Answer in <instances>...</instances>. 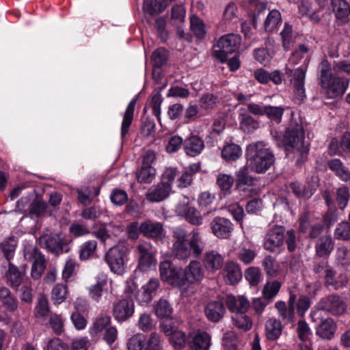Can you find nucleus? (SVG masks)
<instances>
[{
    "mask_svg": "<svg viewBox=\"0 0 350 350\" xmlns=\"http://www.w3.org/2000/svg\"><path fill=\"white\" fill-rule=\"evenodd\" d=\"M282 142L286 152L294 154L297 165H301L306 160L309 144L305 141L304 132L301 124H291L284 132Z\"/></svg>",
    "mask_w": 350,
    "mask_h": 350,
    "instance_id": "nucleus-1",
    "label": "nucleus"
},
{
    "mask_svg": "<svg viewBox=\"0 0 350 350\" xmlns=\"http://www.w3.org/2000/svg\"><path fill=\"white\" fill-rule=\"evenodd\" d=\"M246 157L252 170L262 174L275 163V156L263 142L252 143L246 148Z\"/></svg>",
    "mask_w": 350,
    "mask_h": 350,
    "instance_id": "nucleus-2",
    "label": "nucleus"
},
{
    "mask_svg": "<svg viewBox=\"0 0 350 350\" xmlns=\"http://www.w3.org/2000/svg\"><path fill=\"white\" fill-rule=\"evenodd\" d=\"M128 253L129 247L124 243H118L106 252L104 258L112 272L118 275L124 272Z\"/></svg>",
    "mask_w": 350,
    "mask_h": 350,
    "instance_id": "nucleus-3",
    "label": "nucleus"
},
{
    "mask_svg": "<svg viewBox=\"0 0 350 350\" xmlns=\"http://www.w3.org/2000/svg\"><path fill=\"white\" fill-rule=\"evenodd\" d=\"M325 311L332 315L343 314L347 310V304L343 299L337 294H330L321 298L317 304V310L312 314L313 321L319 312Z\"/></svg>",
    "mask_w": 350,
    "mask_h": 350,
    "instance_id": "nucleus-4",
    "label": "nucleus"
},
{
    "mask_svg": "<svg viewBox=\"0 0 350 350\" xmlns=\"http://www.w3.org/2000/svg\"><path fill=\"white\" fill-rule=\"evenodd\" d=\"M241 37L234 33H229L222 36L214 46L213 55L221 62L227 60L228 54L235 52L241 44Z\"/></svg>",
    "mask_w": 350,
    "mask_h": 350,
    "instance_id": "nucleus-5",
    "label": "nucleus"
},
{
    "mask_svg": "<svg viewBox=\"0 0 350 350\" xmlns=\"http://www.w3.org/2000/svg\"><path fill=\"white\" fill-rule=\"evenodd\" d=\"M38 241L41 247L55 255L66 253L70 250V241L62 233L42 234Z\"/></svg>",
    "mask_w": 350,
    "mask_h": 350,
    "instance_id": "nucleus-6",
    "label": "nucleus"
},
{
    "mask_svg": "<svg viewBox=\"0 0 350 350\" xmlns=\"http://www.w3.org/2000/svg\"><path fill=\"white\" fill-rule=\"evenodd\" d=\"M24 257L26 260L33 261L31 271L32 278H40L46 266L44 256L36 247L28 245L24 250Z\"/></svg>",
    "mask_w": 350,
    "mask_h": 350,
    "instance_id": "nucleus-7",
    "label": "nucleus"
},
{
    "mask_svg": "<svg viewBox=\"0 0 350 350\" xmlns=\"http://www.w3.org/2000/svg\"><path fill=\"white\" fill-rule=\"evenodd\" d=\"M160 276L162 280L171 285L180 287L184 285L182 270L174 267L170 261L162 262L159 266Z\"/></svg>",
    "mask_w": 350,
    "mask_h": 350,
    "instance_id": "nucleus-8",
    "label": "nucleus"
},
{
    "mask_svg": "<svg viewBox=\"0 0 350 350\" xmlns=\"http://www.w3.org/2000/svg\"><path fill=\"white\" fill-rule=\"evenodd\" d=\"M138 258V267L146 271L157 262L152 245L148 243L138 244L135 247Z\"/></svg>",
    "mask_w": 350,
    "mask_h": 350,
    "instance_id": "nucleus-9",
    "label": "nucleus"
},
{
    "mask_svg": "<svg viewBox=\"0 0 350 350\" xmlns=\"http://www.w3.org/2000/svg\"><path fill=\"white\" fill-rule=\"evenodd\" d=\"M135 311L134 302L131 299H121L113 304L112 314L116 320L123 322L131 317Z\"/></svg>",
    "mask_w": 350,
    "mask_h": 350,
    "instance_id": "nucleus-10",
    "label": "nucleus"
},
{
    "mask_svg": "<svg viewBox=\"0 0 350 350\" xmlns=\"http://www.w3.org/2000/svg\"><path fill=\"white\" fill-rule=\"evenodd\" d=\"M212 233L217 238L229 239L234 230L232 221L226 217H216L210 223Z\"/></svg>",
    "mask_w": 350,
    "mask_h": 350,
    "instance_id": "nucleus-11",
    "label": "nucleus"
},
{
    "mask_svg": "<svg viewBox=\"0 0 350 350\" xmlns=\"http://www.w3.org/2000/svg\"><path fill=\"white\" fill-rule=\"evenodd\" d=\"M284 228L282 226H275L267 233L264 248L270 252H275V250L283 245Z\"/></svg>",
    "mask_w": 350,
    "mask_h": 350,
    "instance_id": "nucleus-12",
    "label": "nucleus"
},
{
    "mask_svg": "<svg viewBox=\"0 0 350 350\" xmlns=\"http://www.w3.org/2000/svg\"><path fill=\"white\" fill-rule=\"evenodd\" d=\"M27 267L26 265L18 267L15 261L8 263V269L5 273V278L8 283L12 288H17L21 286L25 275Z\"/></svg>",
    "mask_w": 350,
    "mask_h": 350,
    "instance_id": "nucleus-13",
    "label": "nucleus"
},
{
    "mask_svg": "<svg viewBox=\"0 0 350 350\" xmlns=\"http://www.w3.org/2000/svg\"><path fill=\"white\" fill-rule=\"evenodd\" d=\"M297 300L295 294L291 293L288 301V305L284 301L275 302V307L278 310L279 317L288 323L293 322L295 319V304Z\"/></svg>",
    "mask_w": 350,
    "mask_h": 350,
    "instance_id": "nucleus-14",
    "label": "nucleus"
},
{
    "mask_svg": "<svg viewBox=\"0 0 350 350\" xmlns=\"http://www.w3.org/2000/svg\"><path fill=\"white\" fill-rule=\"evenodd\" d=\"M349 85V79L339 77H333L327 85L326 94L329 98L342 96Z\"/></svg>",
    "mask_w": 350,
    "mask_h": 350,
    "instance_id": "nucleus-15",
    "label": "nucleus"
},
{
    "mask_svg": "<svg viewBox=\"0 0 350 350\" xmlns=\"http://www.w3.org/2000/svg\"><path fill=\"white\" fill-rule=\"evenodd\" d=\"M287 74L293 75V83L295 98L301 101L306 96L304 89L305 71L300 68H296L294 70L290 68L286 69Z\"/></svg>",
    "mask_w": 350,
    "mask_h": 350,
    "instance_id": "nucleus-16",
    "label": "nucleus"
},
{
    "mask_svg": "<svg viewBox=\"0 0 350 350\" xmlns=\"http://www.w3.org/2000/svg\"><path fill=\"white\" fill-rule=\"evenodd\" d=\"M139 231L147 238L158 239L161 237L164 231L163 224L148 219L141 223Z\"/></svg>",
    "mask_w": 350,
    "mask_h": 350,
    "instance_id": "nucleus-17",
    "label": "nucleus"
},
{
    "mask_svg": "<svg viewBox=\"0 0 350 350\" xmlns=\"http://www.w3.org/2000/svg\"><path fill=\"white\" fill-rule=\"evenodd\" d=\"M337 329V325L332 318L322 319L316 327V334L325 340L334 338Z\"/></svg>",
    "mask_w": 350,
    "mask_h": 350,
    "instance_id": "nucleus-18",
    "label": "nucleus"
},
{
    "mask_svg": "<svg viewBox=\"0 0 350 350\" xmlns=\"http://www.w3.org/2000/svg\"><path fill=\"white\" fill-rule=\"evenodd\" d=\"M204 276V271L198 261H191L189 265L185 269L183 273L182 272V277H183L184 284L185 282L191 284L200 281Z\"/></svg>",
    "mask_w": 350,
    "mask_h": 350,
    "instance_id": "nucleus-19",
    "label": "nucleus"
},
{
    "mask_svg": "<svg viewBox=\"0 0 350 350\" xmlns=\"http://www.w3.org/2000/svg\"><path fill=\"white\" fill-rule=\"evenodd\" d=\"M226 303L230 311L237 313H245L250 306V301L243 295L235 297L229 295L226 297Z\"/></svg>",
    "mask_w": 350,
    "mask_h": 350,
    "instance_id": "nucleus-20",
    "label": "nucleus"
},
{
    "mask_svg": "<svg viewBox=\"0 0 350 350\" xmlns=\"http://www.w3.org/2000/svg\"><path fill=\"white\" fill-rule=\"evenodd\" d=\"M226 310L221 301H211L208 302L204 309L207 319L212 322L219 321L225 314Z\"/></svg>",
    "mask_w": 350,
    "mask_h": 350,
    "instance_id": "nucleus-21",
    "label": "nucleus"
},
{
    "mask_svg": "<svg viewBox=\"0 0 350 350\" xmlns=\"http://www.w3.org/2000/svg\"><path fill=\"white\" fill-rule=\"evenodd\" d=\"M201 170V163H195L185 167L183 172L178 178V185L180 188H186L191 185L193 176Z\"/></svg>",
    "mask_w": 350,
    "mask_h": 350,
    "instance_id": "nucleus-22",
    "label": "nucleus"
},
{
    "mask_svg": "<svg viewBox=\"0 0 350 350\" xmlns=\"http://www.w3.org/2000/svg\"><path fill=\"white\" fill-rule=\"evenodd\" d=\"M171 189L161 183L152 186L146 194V199L152 202H159L165 200L170 194Z\"/></svg>",
    "mask_w": 350,
    "mask_h": 350,
    "instance_id": "nucleus-23",
    "label": "nucleus"
},
{
    "mask_svg": "<svg viewBox=\"0 0 350 350\" xmlns=\"http://www.w3.org/2000/svg\"><path fill=\"white\" fill-rule=\"evenodd\" d=\"M325 285L332 286L335 290H339L347 286L349 278L346 274L336 275V271L332 269L328 274L325 275Z\"/></svg>",
    "mask_w": 350,
    "mask_h": 350,
    "instance_id": "nucleus-24",
    "label": "nucleus"
},
{
    "mask_svg": "<svg viewBox=\"0 0 350 350\" xmlns=\"http://www.w3.org/2000/svg\"><path fill=\"white\" fill-rule=\"evenodd\" d=\"M203 141L196 135H192L187 138L183 144L185 153L190 157L198 155L204 148Z\"/></svg>",
    "mask_w": 350,
    "mask_h": 350,
    "instance_id": "nucleus-25",
    "label": "nucleus"
},
{
    "mask_svg": "<svg viewBox=\"0 0 350 350\" xmlns=\"http://www.w3.org/2000/svg\"><path fill=\"white\" fill-rule=\"evenodd\" d=\"M0 301L2 306L10 312H14L17 310L18 301L7 287L0 288Z\"/></svg>",
    "mask_w": 350,
    "mask_h": 350,
    "instance_id": "nucleus-26",
    "label": "nucleus"
},
{
    "mask_svg": "<svg viewBox=\"0 0 350 350\" xmlns=\"http://www.w3.org/2000/svg\"><path fill=\"white\" fill-rule=\"evenodd\" d=\"M329 169L344 182L350 180V171L339 159H333L327 161Z\"/></svg>",
    "mask_w": 350,
    "mask_h": 350,
    "instance_id": "nucleus-27",
    "label": "nucleus"
},
{
    "mask_svg": "<svg viewBox=\"0 0 350 350\" xmlns=\"http://www.w3.org/2000/svg\"><path fill=\"white\" fill-rule=\"evenodd\" d=\"M334 243L329 234L320 237L315 245L316 254L319 257L328 256L334 250Z\"/></svg>",
    "mask_w": 350,
    "mask_h": 350,
    "instance_id": "nucleus-28",
    "label": "nucleus"
},
{
    "mask_svg": "<svg viewBox=\"0 0 350 350\" xmlns=\"http://www.w3.org/2000/svg\"><path fill=\"white\" fill-rule=\"evenodd\" d=\"M17 246V240L14 237H10L0 243V249L8 262H14L15 250Z\"/></svg>",
    "mask_w": 350,
    "mask_h": 350,
    "instance_id": "nucleus-29",
    "label": "nucleus"
},
{
    "mask_svg": "<svg viewBox=\"0 0 350 350\" xmlns=\"http://www.w3.org/2000/svg\"><path fill=\"white\" fill-rule=\"evenodd\" d=\"M283 327L280 320L275 318L269 319L265 323V334L268 340H275L279 338Z\"/></svg>",
    "mask_w": 350,
    "mask_h": 350,
    "instance_id": "nucleus-30",
    "label": "nucleus"
},
{
    "mask_svg": "<svg viewBox=\"0 0 350 350\" xmlns=\"http://www.w3.org/2000/svg\"><path fill=\"white\" fill-rule=\"evenodd\" d=\"M137 98H133L128 105L124 114L121 127V136L124 137L129 132V127L132 123L134 116V111Z\"/></svg>",
    "mask_w": 350,
    "mask_h": 350,
    "instance_id": "nucleus-31",
    "label": "nucleus"
},
{
    "mask_svg": "<svg viewBox=\"0 0 350 350\" xmlns=\"http://www.w3.org/2000/svg\"><path fill=\"white\" fill-rule=\"evenodd\" d=\"M203 262L207 269L214 271L221 267L224 259L217 252L211 251L205 254Z\"/></svg>",
    "mask_w": 350,
    "mask_h": 350,
    "instance_id": "nucleus-32",
    "label": "nucleus"
},
{
    "mask_svg": "<svg viewBox=\"0 0 350 350\" xmlns=\"http://www.w3.org/2000/svg\"><path fill=\"white\" fill-rule=\"evenodd\" d=\"M225 273V280L226 283L231 285L238 283L242 278V272L239 265L232 262L226 265Z\"/></svg>",
    "mask_w": 350,
    "mask_h": 350,
    "instance_id": "nucleus-33",
    "label": "nucleus"
},
{
    "mask_svg": "<svg viewBox=\"0 0 350 350\" xmlns=\"http://www.w3.org/2000/svg\"><path fill=\"white\" fill-rule=\"evenodd\" d=\"M97 247V242L95 240L85 241L79 247V258L84 261L93 258L96 256Z\"/></svg>",
    "mask_w": 350,
    "mask_h": 350,
    "instance_id": "nucleus-34",
    "label": "nucleus"
},
{
    "mask_svg": "<svg viewBox=\"0 0 350 350\" xmlns=\"http://www.w3.org/2000/svg\"><path fill=\"white\" fill-rule=\"evenodd\" d=\"M193 350H208L211 346V337L206 332L196 334L189 342Z\"/></svg>",
    "mask_w": 350,
    "mask_h": 350,
    "instance_id": "nucleus-35",
    "label": "nucleus"
},
{
    "mask_svg": "<svg viewBox=\"0 0 350 350\" xmlns=\"http://www.w3.org/2000/svg\"><path fill=\"white\" fill-rule=\"evenodd\" d=\"M331 4L338 19L343 20L350 15V5L346 0H331Z\"/></svg>",
    "mask_w": 350,
    "mask_h": 350,
    "instance_id": "nucleus-36",
    "label": "nucleus"
},
{
    "mask_svg": "<svg viewBox=\"0 0 350 350\" xmlns=\"http://www.w3.org/2000/svg\"><path fill=\"white\" fill-rule=\"evenodd\" d=\"M240 127L245 132L250 133L258 127V122L252 117L245 109H240Z\"/></svg>",
    "mask_w": 350,
    "mask_h": 350,
    "instance_id": "nucleus-37",
    "label": "nucleus"
},
{
    "mask_svg": "<svg viewBox=\"0 0 350 350\" xmlns=\"http://www.w3.org/2000/svg\"><path fill=\"white\" fill-rule=\"evenodd\" d=\"M190 250H192L193 254L200 256L205 248V243L202 237L198 230H193L191 237L189 240Z\"/></svg>",
    "mask_w": 350,
    "mask_h": 350,
    "instance_id": "nucleus-38",
    "label": "nucleus"
},
{
    "mask_svg": "<svg viewBox=\"0 0 350 350\" xmlns=\"http://www.w3.org/2000/svg\"><path fill=\"white\" fill-rule=\"evenodd\" d=\"M254 184V178L248 174V168L243 167L237 172L236 186L237 189L245 190L244 186H252Z\"/></svg>",
    "mask_w": 350,
    "mask_h": 350,
    "instance_id": "nucleus-39",
    "label": "nucleus"
},
{
    "mask_svg": "<svg viewBox=\"0 0 350 350\" xmlns=\"http://www.w3.org/2000/svg\"><path fill=\"white\" fill-rule=\"evenodd\" d=\"M281 287V283L278 280L268 281L262 290L263 299L269 302L277 295Z\"/></svg>",
    "mask_w": 350,
    "mask_h": 350,
    "instance_id": "nucleus-40",
    "label": "nucleus"
},
{
    "mask_svg": "<svg viewBox=\"0 0 350 350\" xmlns=\"http://www.w3.org/2000/svg\"><path fill=\"white\" fill-rule=\"evenodd\" d=\"M156 315L162 319H169L172 317L173 312L170 303L165 299H160L157 304L155 308Z\"/></svg>",
    "mask_w": 350,
    "mask_h": 350,
    "instance_id": "nucleus-41",
    "label": "nucleus"
},
{
    "mask_svg": "<svg viewBox=\"0 0 350 350\" xmlns=\"http://www.w3.org/2000/svg\"><path fill=\"white\" fill-rule=\"evenodd\" d=\"M68 294L66 285L57 284L54 286L51 292V299L54 304H60L67 298Z\"/></svg>",
    "mask_w": 350,
    "mask_h": 350,
    "instance_id": "nucleus-42",
    "label": "nucleus"
},
{
    "mask_svg": "<svg viewBox=\"0 0 350 350\" xmlns=\"http://www.w3.org/2000/svg\"><path fill=\"white\" fill-rule=\"evenodd\" d=\"M166 6L163 0H151L149 3L144 1V10L146 13L154 16L163 12Z\"/></svg>",
    "mask_w": 350,
    "mask_h": 350,
    "instance_id": "nucleus-43",
    "label": "nucleus"
},
{
    "mask_svg": "<svg viewBox=\"0 0 350 350\" xmlns=\"http://www.w3.org/2000/svg\"><path fill=\"white\" fill-rule=\"evenodd\" d=\"M107 227L116 228V232L120 230V226H116L111 224L99 223L98 227L92 232V234L101 242L105 243L107 239L110 238Z\"/></svg>",
    "mask_w": 350,
    "mask_h": 350,
    "instance_id": "nucleus-44",
    "label": "nucleus"
},
{
    "mask_svg": "<svg viewBox=\"0 0 350 350\" xmlns=\"http://www.w3.org/2000/svg\"><path fill=\"white\" fill-rule=\"evenodd\" d=\"M241 155V148L234 144L225 146L221 151V156L226 161H235Z\"/></svg>",
    "mask_w": 350,
    "mask_h": 350,
    "instance_id": "nucleus-45",
    "label": "nucleus"
},
{
    "mask_svg": "<svg viewBox=\"0 0 350 350\" xmlns=\"http://www.w3.org/2000/svg\"><path fill=\"white\" fill-rule=\"evenodd\" d=\"M46 208V203L36 198L30 204L28 214L29 215H35L36 217H44Z\"/></svg>",
    "mask_w": 350,
    "mask_h": 350,
    "instance_id": "nucleus-46",
    "label": "nucleus"
},
{
    "mask_svg": "<svg viewBox=\"0 0 350 350\" xmlns=\"http://www.w3.org/2000/svg\"><path fill=\"white\" fill-rule=\"evenodd\" d=\"M168 51L164 48L156 49L152 54L151 59L154 67L161 68L165 65L168 59Z\"/></svg>",
    "mask_w": 350,
    "mask_h": 350,
    "instance_id": "nucleus-47",
    "label": "nucleus"
},
{
    "mask_svg": "<svg viewBox=\"0 0 350 350\" xmlns=\"http://www.w3.org/2000/svg\"><path fill=\"white\" fill-rule=\"evenodd\" d=\"M50 308L48 299L44 295H40L38 298V303L35 308V315L36 317H45L49 315Z\"/></svg>",
    "mask_w": 350,
    "mask_h": 350,
    "instance_id": "nucleus-48",
    "label": "nucleus"
},
{
    "mask_svg": "<svg viewBox=\"0 0 350 350\" xmlns=\"http://www.w3.org/2000/svg\"><path fill=\"white\" fill-rule=\"evenodd\" d=\"M233 325L242 331H247L252 328V322L250 317L244 313H239L232 317Z\"/></svg>",
    "mask_w": 350,
    "mask_h": 350,
    "instance_id": "nucleus-49",
    "label": "nucleus"
},
{
    "mask_svg": "<svg viewBox=\"0 0 350 350\" xmlns=\"http://www.w3.org/2000/svg\"><path fill=\"white\" fill-rule=\"evenodd\" d=\"M49 324L57 335H61L64 332V323L62 315L56 313L51 314L49 319Z\"/></svg>",
    "mask_w": 350,
    "mask_h": 350,
    "instance_id": "nucleus-50",
    "label": "nucleus"
},
{
    "mask_svg": "<svg viewBox=\"0 0 350 350\" xmlns=\"http://www.w3.org/2000/svg\"><path fill=\"white\" fill-rule=\"evenodd\" d=\"M334 236L338 240H350V223L347 221L339 223L334 230Z\"/></svg>",
    "mask_w": 350,
    "mask_h": 350,
    "instance_id": "nucleus-51",
    "label": "nucleus"
},
{
    "mask_svg": "<svg viewBox=\"0 0 350 350\" xmlns=\"http://www.w3.org/2000/svg\"><path fill=\"white\" fill-rule=\"evenodd\" d=\"M280 22V13L276 10H273L267 16L265 22V29L267 31H273Z\"/></svg>",
    "mask_w": 350,
    "mask_h": 350,
    "instance_id": "nucleus-52",
    "label": "nucleus"
},
{
    "mask_svg": "<svg viewBox=\"0 0 350 350\" xmlns=\"http://www.w3.org/2000/svg\"><path fill=\"white\" fill-rule=\"evenodd\" d=\"M262 265L266 273L272 277H275L279 273V265L276 260L271 256H267L262 261Z\"/></svg>",
    "mask_w": 350,
    "mask_h": 350,
    "instance_id": "nucleus-53",
    "label": "nucleus"
},
{
    "mask_svg": "<svg viewBox=\"0 0 350 350\" xmlns=\"http://www.w3.org/2000/svg\"><path fill=\"white\" fill-rule=\"evenodd\" d=\"M146 336L136 334L131 336L127 342L128 350H143L145 346Z\"/></svg>",
    "mask_w": 350,
    "mask_h": 350,
    "instance_id": "nucleus-54",
    "label": "nucleus"
},
{
    "mask_svg": "<svg viewBox=\"0 0 350 350\" xmlns=\"http://www.w3.org/2000/svg\"><path fill=\"white\" fill-rule=\"evenodd\" d=\"M284 108L282 107L265 106V115L267 118L277 123H280L284 113Z\"/></svg>",
    "mask_w": 350,
    "mask_h": 350,
    "instance_id": "nucleus-55",
    "label": "nucleus"
},
{
    "mask_svg": "<svg viewBox=\"0 0 350 350\" xmlns=\"http://www.w3.org/2000/svg\"><path fill=\"white\" fill-rule=\"evenodd\" d=\"M191 29L196 38L202 39L206 35L203 22L197 16L191 18Z\"/></svg>",
    "mask_w": 350,
    "mask_h": 350,
    "instance_id": "nucleus-56",
    "label": "nucleus"
},
{
    "mask_svg": "<svg viewBox=\"0 0 350 350\" xmlns=\"http://www.w3.org/2000/svg\"><path fill=\"white\" fill-rule=\"evenodd\" d=\"M172 254L179 260H185L190 256L191 250L187 246V243L173 244Z\"/></svg>",
    "mask_w": 350,
    "mask_h": 350,
    "instance_id": "nucleus-57",
    "label": "nucleus"
},
{
    "mask_svg": "<svg viewBox=\"0 0 350 350\" xmlns=\"http://www.w3.org/2000/svg\"><path fill=\"white\" fill-rule=\"evenodd\" d=\"M218 103V98L213 94H205L200 99V104L202 109L211 110L216 107Z\"/></svg>",
    "mask_w": 350,
    "mask_h": 350,
    "instance_id": "nucleus-58",
    "label": "nucleus"
},
{
    "mask_svg": "<svg viewBox=\"0 0 350 350\" xmlns=\"http://www.w3.org/2000/svg\"><path fill=\"white\" fill-rule=\"evenodd\" d=\"M155 176V170L152 167H141L137 173V180L139 183H151Z\"/></svg>",
    "mask_w": 350,
    "mask_h": 350,
    "instance_id": "nucleus-59",
    "label": "nucleus"
},
{
    "mask_svg": "<svg viewBox=\"0 0 350 350\" xmlns=\"http://www.w3.org/2000/svg\"><path fill=\"white\" fill-rule=\"evenodd\" d=\"M350 198L349 188L341 187L336 190V202L338 207L343 210L347 205Z\"/></svg>",
    "mask_w": 350,
    "mask_h": 350,
    "instance_id": "nucleus-60",
    "label": "nucleus"
},
{
    "mask_svg": "<svg viewBox=\"0 0 350 350\" xmlns=\"http://www.w3.org/2000/svg\"><path fill=\"white\" fill-rule=\"evenodd\" d=\"M298 337L301 341H307L312 335V331L308 324L304 320H299L297 322L296 328Z\"/></svg>",
    "mask_w": 350,
    "mask_h": 350,
    "instance_id": "nucleus-61",
    "label": "nucleus"
},
{
    "mask_svg": "<svg viewBox=\"0 0 350 350\" xmlns=\"http://www.w3.org/2000/svg\"><path fill=\"white\" fill-rule=\"evenodd\" d=\"M234 178L231 175L219 174L217 178V185L223 191H229L234 183Z\"/></svg>",
    "mask_w": 350,
    "mask_h": 350,
    "instance_id": "nucleus-62",
    "label": "nucleus"
},
{
    "mask_svg": "<svg viewBox=\"0 0 350 350\" xmlns=\"http://www.w3.org/2000/svg\"><path fill=\"white\" fill-rule=\"evenodd\" d=\"M185 10L181 5H174L172 8L171 23L174 25L185 21Z\"/></svg>",
    "mask_w": 350,
    "mask_h": 350,
    "instance_id": "nucleus-63",
    "label": "nucleus"
},
{
    "mask_svg": "<svg viewBox=\"0 0 350 350\" xmlns=\"http://www.w3.org/2000/svg\"><path fill=\"white\" fill-rule=\"evenodd\" d=\"M336 259L342 266L350 265V250L345 247H340L336 250Z\"/></svg>",
    "mask_w": 350,
    "mask_h": 350,
    "instance_id": "nucleus-64",
    "label": "nucleus"
}]
</instances>
